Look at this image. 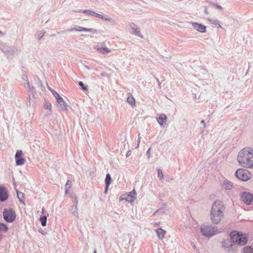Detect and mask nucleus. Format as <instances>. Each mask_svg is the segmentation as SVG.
<instances>
[{
	"mask_svg": "<svg viewBox=\"0 0 253 253\" xmlns=\"http://www.w3.org/2000/svg\"><path fill=\"white\" fill-rule=\"evenodd\" d=\"M225 206L220 200L215 201L212 204L210 212V218L214 224H218L224 218Z\"/></svg>",
	"mask_w": 253,
	"mask_h": 253,
	"instance_id": "obj_1",
	"label": "nucleus"
},
{
	"mask_svg": "<svg viewBox=\"0 0 253 253\" xmlns=\"http://www.w3.org/2000/svg\"><path fill=\"white\" fill-rule=\"evenodd\" d=\"M237 159L242 167L253 168V148L247 147L241 149L238 153Z\"/></svg>",
	"mask_w": 253,
	"mask_h": 253,
	"instance_id": "obj_2",
	"label": "nucleus"
},
{
	"mask_svg": "<svg viewBox=\"0 0 253 253\" xmlns=\"http://www.w3.org/2000/svg\"><path fill=\"white\" fill-rule=\"evenodd\" d=\"M230 237L231 240L234 244L240 246L245 245L248 240L246 234L237 231H233L230 233Z\"/></svg>",
	"mask_w": 253,
	"mask_h": 253,
	"instance_id": "obj_3",
	"label": "nucleus"
},
{
	"mask_svg": "<svg viewBox=\"0 0 253 253\" xmlns=\"http://www.w3.org/2000/svg\"><path fill=\"white\" fill-rule=\"evenodd\" d=\"M201 232L205 237H211L218 233L217 227L203 224L200 227Z\"/></svg>",
	"mask_w": 253,
	"mask_h": 253,
	"instance_id": "obj_4",
	"label": "nucleus"
},
{
	"mask_svg": "<svg viewBox=\"0 0 253 253\" xmlns=\"http://www.w3.org/2000/svg\"><path fill=\"white\" fill-rule=\"evenodd\" d=\"M235 175L237 178L244 181L250 179L252 177V174L248 170L244 169H237Z\"/></svg>",
	"mask_w": 253,
	"mask_h": 253,
	"instance_id": "obj_5",
	"label": "nucleus"
},
{
	"mask_svg": "<svg viewBox=\"0 0 253 253\" xmlns=\"http://www.w3.org/2000/svg\"><path fill=\"white\" fill-rule=\"evenodd\" d=\"M137 193L134 189L131 191L122 195L120 197V201H125L128 203H132L136 198Z\"/></svg>",
	"mask_w": 253,
	"mask_h": 253,
	"instance_id": "obj_6",
	"label": "nucleus"
},
{
	"mask_svg": "<svg viewBox=\"0 0 253 253\" xmlns=\"http://www.w3.org/2000/svg\"><path fill=\"white\" fill-rule=\"evenodd\" d=\"M3 218L8 222H13L16 217V214L12 209H5L3 212Z\"/></svg>",
	"mask_w": 253,
	"mask_h": 253,
	"instance_id": "obj_7",
	"label": "nucleus"
},
{
	"mask_svg": "<svg viewBox=\"0 0 253 253\" xmlns=\"http://www.w3.org/2000/svg\"><path fill=\"white\" fill-rule=\"evenodd\" d=\"M129 26L131 29L130 33L132 35H135L141 38L143 37L141 33L140 29L136 24L133 22H131L129 24Z\"/></svg>",
	"mask_w": 253,
	"mask_h": 253,
	"instance_id": "obj_8",
	"label": "nucleus"
},
{
	"mask_svg": "<svg viewBox=\"0 0 253 253\" xmlns=\"http://www.w3.org/2000/svg\"><path fill=\"white\" fill-rule=\"evenodd\" d=\"M23 154L21 150H18L15 155L16 164L17 166H22L25 163V159L22 157Z\"/></svg>",
	"mask_w": 253,
	"mask_h": 253,
	"instance_id": "obj_9",
	"label": "nucleus"
},
{
	"mask_svg": "<svg viewBox=\"0 0 253 253\" xmlns=\"http://www.w3.org/2000/svg\"><path fill=\"white\" fill-rule=\"evenodd\" d=\"M190 24H191L193 28L198 31L199 32L204 33H205L206 31V27L201 24L193 22H189Z\"/></svg>",
	"mask_w": 253,
	"mask_h": 253,
	"instance_id": "obj_10",
	"label": "nucleus"
},
{
	"mask_svg": "<svg viewBox=\"0 0 253 253\" xmlns=\"http://www.w3.org/2000/svg\"><path fill=\"white\" fill-rule=\"evenodd\" d=\"M242 201L247 205H250L253 201V196L249 193H244L242 195Z\"/></svg>",
	"mask_w": 253,
	"mask_h": 253,
	"instance_id": "obj_11",
	"label": "nucleus"
},
{
	"mask_svg": "<svg viewBox=\"0 0 253 253\" xmlns=\"http://www.w3.org/2000/svg\"><path fill=\"white\" fill-rule=\"evenodd\" d=\"M73 30L78 32H92L93 33H97V31L96 29L92 28H86L80 26H76L73 29Z\"/></svg>",
	"mask_w": 253,
	"mask_h": 253,
	"instance_id": "obj_12",
	"label": "nucleus"
},
{
	"mask_svg": "<svg viewBox=\"0 0 253 253\" xmlns=\"http://www.w3.org/2000/svg\"><path fill=\"white\" fill-rule=\"evenodd\" d=\"M7 198L8 194L6 189L3 186H0V201L4 202Z\"/></svg>",
	"mask_w": 253,
	"mask_h": 253,
	"instance_id": "obj_13",
	"label": "nucleus"
},
{
	"mask_svg": "<svg viewBox=\"0 0 253 253\" xmlns=\"http://www.w3.org/2000/svg\"><path fill=\"white\" fill-rule=\"evenodd\" d=\"M94 48L102 54H108L111 52V50L105 46H95Z\"/></svg>",
	"mask_w": 253,
	"mask_h": 253,
	"instance_id": "obj_14",
	"label": "nucleus"
},
{
	"mask_svg": "<svg viewBox=\"0 0 253 253\" xmlns=\"http://www.w3.org/2000/svg\"><path fill=\"white\" fill-rule=\"evenodd\" d=\"M221 186L225 190H231L233 187V183L229 180L225 179L222 183Z\"/></svg>",
	"mask_w": 253,
	"mask_h": 253,
	"instance_id": "obj_15",
	"label": "nucleus"
},
{
	"mask_svg": "<svg viewBox=\"0 0 253 253\" xmlns=\"http://www.w3.org/2000/svg\"><path fill=\"white\" fill-rule=\"evenodd\" d=\"M56 101L59 105L61 110L64 111L67 109V104L65 102L63 99L60 96L58 98L56 99Z\"/></svg>",
	"mask_w": 253,
	"mask_h": 253,
	"instance_id": "obj_16",
	"label": "nucleus"
},
{
	"mask_svg": "<svg viewBox=\"0 0 253 253\" xmlns=\"http://www.w3.org/2000/svg\"><path fill=\"white\" fill-rule=\"evenodd\" d=\"M43 108L45 110H46V115H49L52 114V105L50 102L48 101L45 100L43 104Z\"/></svg>",
	"mask_w": 253,
	"mask_h": 253,
	"instance_id": "obj_17",
	"label": "nucleus"
},
{
	"mask_svg": "<svg viewBox=\"0 0 253 253\" xmlns=\"http://www.w3.org/2000/svg\"><path fill=\"white\" fill-rule=\"evenodd\" d=\"M208 21L212 25L213 27L216 28H221L220 21L218 19L208 18Z\"/></svg>",
	"mask_w": 253,
	"mask_h": 253,
	"instance_id": "obj_18",
	"label": "nucleus"
},
{
	"mask_svg": "<svg viewBox=\"0 0 253 253\" xmlns=\"http://www.w3.org/2000/svg\"><path fill=\"white\" fill-rule=\"evenodd\" d=\"M156 232L157 234L158 237L160 240H163L167 233L165 230L161 228L157 229L156 230Z\"/></svg>",
	"mask_w": 253,
	"mask_h": 253,
	"instance_id": "obj_19",
	"label": "nucleus"
},
{
	"mask_svg": "<svg viewBox=\"0 0 253 253\" xmlns=\"http://www.w3.org/2000/svg\"><path fill=\"white\" fill-rule=\"evenodd\" d=\"M167 118V116L165 114H162L157 118V120L160 126H163Z\"/></svg>",
	"mask_w": 253,
	"mask_h": 253,
	"instance_id": "obj_20",
	"label": "nucleus"
},
{
	"mask_svg": "<svg viewBox=\"0 0 253 253\" xmlns=\"http://www.w3.org/2000/svg\"><path fill=\"white\" fill-rule=\"evenodd\" d=\"M94 16L99 18L101 19L107 21H109V22L113 21V19L111 18L108 17L107 16H106L105 15L100 14L96 12H95Z\"/></svg>",
	"mask_w": 253,
	"mask_h": 253,
	"instance_id": "obj_21",
	"label": "nucleus"
},
{
	"mask_svg": "<svg viewBox=\"0 0 253 253\" xmlns=\"http://www.w3.org/2000/svg\"><path fill=\"white\" fill-rule=\"evenodd\" d=\"M126 101L131 106L134 107L135 106V100L132 94H130L129 95L127 98Z\"/></svg>",
	"mask_w": 253,
	"mask_h": 253,
	"instance_id": "obj_22",
	"label": "nucleus"
},
{
	"mask_svg": "<svg viewBox=\"0 0 253 253\" xmlns=\"http://www.w3.org/2000/svg\"><path fill=\"white\" fill-rule=\"evenodd\" d=\"M16 192L17 193V196L19 200L23 204H24V199H25V196L24 194L21 192L19 191L18 190H16Z\"/></svg>",
	"mask_w": 253,
	"mask_h": 253,
	"instance_id": "obj_23",
	"label": "nucleus"
},
{
	"mask_svg": "<svg viewBox=\"0 0 253 253\" xmlns=\"http://www.w3.org/2000/svg\"><path fill=\"white\" fill-rule=\"evenodd\" d=\"M241 253H253V248L251 246L245 247L242 250Z\"/></svg>",
	"mask_w": 253,
	"mask_h": 253,
	"instance_id": "obj_24",
	"label": "nucleus"
},
{
	"mask_svg": "<svg viewBox=\"0 0 253 253\" xmlns=\"http://www.w3.org/2000/svg\"><path fill=\"white\" fill-rule=\"evenodd\" d=\"M45 33V32L43 30L39 31L35 35V37L38 40H40L44 35Z\"/></svg>",
	"mask_w": 253,
	"mask_h": 253,
	"instance_id": "obj_25",
	"label": "nucleus"
},
{
	"mask_svg": "<svg viewBox=\"0 0 253 253\" xmlns=\"http://www.w3.org/2000/svg\"><path fill=\"white\" fill-rule=\"evenodd\" d=\"M167 212V210H165L164 208H161L159 210H157L155 213L154 214L155 215H159L160 214H162L163 213H166Z\"/></svg>",
	"mask_w": 253,
	"mask_h": 253,
	"instance_id": "obj_26",
	"label": "nucleus"
},
{
	"mask_svg": "<svg viewBox=\"0 0 253 253\" xmlns=\"http://www.w3.org/2000/svg\"><path fill=\"white\" fill-rule=\"evenodd\" d=\"M223 246L228 252L232 251L233 245L232 244L225 243L223 244Z\"/></svg>",
	"mask_w": 253,
	"mask_h": 253,
	"instance_id": "obj_27",
	"label": "nucleus"
},
{
	"mask_svg": "<svg viewBox=\"0 0 253 253\" xmlns=\"http://www.w3.org/2000/svg\"><path fill=\"white\" fill-rule=\"evenodd\" d=\"M72 187V182L70 180H68L66 182V185H65V193L66 194H67L68 191L70 190Z\"/></svg>",
	"mask_w": 253,
	"mask_h": 253,
	"instance_id": "obj_28",
	"label": "nucleus"
},
{
	"mask_svg": "<svg viewBox=\"0 0 253 253\" xmlns=\"http://www.w3.org/2000/svg\"><path fill=\"white\" fill-rule=\"evenodd\" d=\"M111 182V177L110 174L108 173L106 176L105 178V184L106 186L109 187Z\"/></svg>",
	"mask_w": 253,
	"mask_h": 253,
	"instance_id": "obj_29",
	"label": "nucleus"
},
{
	"mask_svg": "<svg viewBox=\"0 0 253 253\" xmlns=\"http://www.w3.org/2000/svg\"><path fill=\"white\" fill-rule=\"evenodd\" d=\"M8 231V227L4 223H0V232H6Z\"/></svg>",
	"mask_w": 253,
	"mask_h": 253,
	"instance_id": "obj_30",
	"label": "nucleus"
},
{
	"mask_svg": "<svg viewBox=\"0 0 253 253\" xmlns=\"http://www.w3.org/2000/svg\"><path fill=\"white\" fill-rule=\"evenodd\" d=\"M40 221L41 224L42 226H45L46 225L47 217L46 216H43L40 218Z\"/></svg>",
	"mask_w": 253,
	"mask_h": 253,
	"instance_id": "obj_31",
	"label": "nucleus"
},
{
	"mask_svg": "<svg viewBox=\"0 0 253 253\" xmlns=\"http://www.w3.org/2000/svg\"><path fill=\"white\" fill-rule=\"evenodd\" d=\"M158 177L161 180H163L164 179L163 173L162 171L160 169H159L158 170Z\"/></svg>",
	"mask_w": 253,
	"mask_h": 253,
	"instance_id": "obj_32",
	"label": "nucleus"
},
{
	"mask_svg": "<svg viewBox=\"0 0 253 253\" xmlns=\"http://www.w3.org/2000/svg\"><path fill=\"white\" fill-rule=\"evenodd\" d=\"M79 85L82 87L84 90H86L87 89V86H85L84 84L82 82H79Z\"/></svg>",
	"mask_w": 253,
	"mask_h": 253,
	"instance_id": "obj_33",
	"label": "nucleus"
},
{
	"mask_svg": "<svg viewBox=\"0 0 253 253\" xmlns=\"http://www.w3.org/2000/svg\"><path fill=\"white\" fill-rule=\"evenodd\" d=\"M50 90H51V92L52 93L53 96L55 97V99H57V98H58L60 96L59 94L55 90L51 89H50Z\"/></svg>",
	"mask_w": 253,
	"mask_h": 253,
	"instance_id": "obj_34",
	"label": "nucleus"
},
{
	"mask_svg": "<svg viewBox=\"0 0 253 253\" xmlns=\"http://www.w3.org/2000/svg\"><path fill=\"white\" fill-rule=\"evenodd\" d=\"M91 11L92 10H89V9H87V10H81L80 11V12H83V13H86V14L90 15L91 14Z\"/></svg>",
	"mask_w": 253,
	"mask_h": 253,
	"instance_id": "obj_35",
	"label": "nucleus"
},
{
	"mask_svg": "<svg viewBox=\"0 0 253 253\" xmlns=\"http://www.w3.org/2000/svg\"><path fill=\"white\" fill-rule=\"evenodd\" d=\"M151 148H149L147 151V155L148 158H150V154H151Z\"/></svg>",
	"mask_w": 253,
	"mask_h": 253,
	"instance_id": "obj_36",
	"label": "nucleus"
},
{
	"mask_svg": "<svg viewBox=\"0 0 253 253\" xmlns=\"http://www.w3.org/2000/svg\"><path fill=\"white\" fill-rule=\"evenodd\" d=\"M214 7L216 8L219 9H221L222 8L220 5L216 4H214Z\"/></svg>",
	"mask_w": 253,
	"mask_h": 253,
	"instance_id": "obj_37",
	"label": "nucleus"
},
{
	"mask_svg": "<svg viewBox=\"0 0 253 253\" xmlns=\"http://www.w3.org/2000/svg\"><path fill=\"white\" fill-rule=\"evenodd\" d=\"M140 142V137L139 136H138V139H137V143H138V144H137V146L136 148H138L139 147Z\"/></svg>",
	"mask_w": 253,
	"mask_h": 253,
	"instance_id": "obj_38",
	"label": "nucleus"
},
{
	"mask_svg": "<svg viewBox=\"0 0 253 253\" xmlns=\"http://www.w3.org/2000/svg\"><path fill=\"white\" fill-rule=\"evenodd\" d=\"M131 155V151L130 150H128L126 154V157H128Z\"/></svg>",
	"mask_w": 253,
	"mask_h": 253,
	"instance_id": "obj_39",
	"label": "nucleus"
},
{
	"mask_svg": "<svg viewBox=\"0 0 253 253\" xmlns=\"http://www.w3.org/2000/svg\"><path fill=\"white\" fill-rule=\"evenodd\" d=\"M76 205H77V203H78V201H76ZM76 207H77V205H76V208L75 209V211H74L73 212V213L75 215H76L77 214V212L75 211L76 209Z\"/></svg>",
	"mask_w": 253,
	"mask_h": 253,
	"instance_id": "obj_40",
	"label": "nucleus"
},
{
	"mask_svg": "<svg viewBox=\"0 0 253 253\" xmlns=\"http://www.w3.org/2000/svg\"><path fill=\"white\" fill-rule=\"evenodd\" d=\"M201 123L202 124H203V125H204V127H205L206 126V123H205V121L204 120H202L201 121Z\"/></svg>",
	"mask_w": 253,
	"mask_h": 253,
	"instance_id": "obj_41",
	"label": "nucleus"
},
{
	"mask_svg": "<svg viewBox=\"0 0 253 253\" xmlns=\"http://www.w3.org/2000/svg\"><path fill=\"white\" fill-rule=\"evenodd\" d=\"M204 11H205V13L207 14V15H208L209 14V12L207 9V8L206 7L204 9Z\"/></svg>",
	"mask_w": 253,
	"mask_h": 253,
	"instance_id": "obj_42",
	"label": "nucleus"
},
{
	"mask_svg": "<svg viewBox=\"0 0 253 253\" xmlns=\"http://www.w3.org/2000/svg\"><path fill=\"white\" fill-rule=\"evenodd\" d=\"M191 246L193 248V249H194L195 250H196L197 249V247L194 243H191Z\"/></svg>",
	"mask_w": 253,
	"mask_h": 253,
	"instance_id": "obj_43",
	"label": "nucleus"
},
{
	"mask_svg": "<svg viewBox=\"0 0 253 253\" xmlns=\"http://www.w3.org/2000/svg\"><path fill=\"white\" fill-rule=\"evenodd\" d=\"M95 12L93 11H91V14L90 15L91 16H94L95 15Z\"/></svg>",
	"mask_w": 253,
	"mask_h": 253,
	"instance_id": "obj_44",
	"label": "nucleus"
},
{
	"mask_svg": "<svg viewBox=\"0 0 253 253\" xmlns=\"http://www.w3.org/2000/svg\"><path fill=\"white\" fill-rule=\"evenodd\" d=\"M108 187H107V186H106V188H105V193H107V191H108Z\"/></svg>",
	"mask_w": 253,
	"mask_h": 253,
	"instance_id": "obj_45",
	"label": "nucleus"
},
{
	"mask_svg": "<svg viewBox=\"0 0 253 253\" xmlns=\"http://www.w3.org/2000/svg\"><path fill=\"white\" fill-rule=\"evenodd\" d=\"M84 67H85L86 69H88V70H89V69H90L89 67L88 66H86V65H85V66H84Z\"/></svg>",
	"mask_w": 253,
	"mask_h": 253,
	"instance_id": "obj_46",
	"label": "nucleus"
},
{
	"mask_svg": "<svg viewBox=\"0 0 253 253\" xmlns=\"http://www.w3.org/2000/svg\"><path fill=\"white\" fill-rule=\"evenodd\" d=\"M25 78H26V81L27 82V84H29V82L27 81L28 79L26 77H25Z\"/></svg>",
	"mask_w": 253,
	"mask_h": 253,
	"instance_id": "obj_47",
	"label": "nucleus"
},
{
	"mask_svg": "<svg viewBox=\"0 0 253 253\" xmlns=\"http://www.w3.org/2000/svg\"><path fill=\"white\" fill-rule=\"evenodd\" d=\"M0 34H3L1 31H0Z\"/></svg>",
	"mask_w": 253,
	"mask_h": 253,
	"instance_id": "obj_48",
	"label": "nucleus"
},
{
	"mask_svg": "<svg viewBox=\"0 0 253 253\" xmlns=\"http://www.w3.org/2000/svg\"><path fill=\"white\" fill-rule=\"evenodd\" d=\"M93 253H97L95 251H94Z\"/></svg>",
	"mask_w": 253,
	"mask_h": 253,
	"instance_id": "obj_49",
	"label": "nucleus"
}]
</instances>
